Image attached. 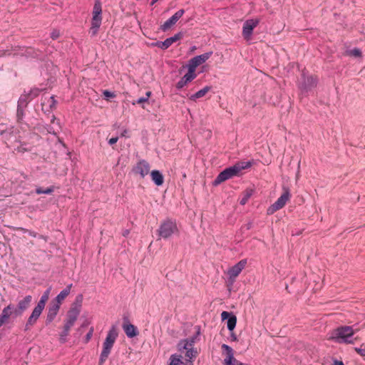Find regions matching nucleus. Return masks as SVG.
<instances>
[{"instance_id": "27", "label": "nucleus", "mask_w": 365, "mask_h": 365, "mask_svg": "<svg viewBox=\"0 0 365 365\" xmlns=\"http://www.w3.org/2000/svg\"><path fill=\"white\" fill-rule=\"evenodd\" d=\"M253 193V190L252 189H247L244 192V196L240 200V203L242 205H245L247 202V200L250 199V197L252 196Z\"/></svg>"}, {"instance_id": "47", "label": "nucleus", "mask_w": 365, "mask_h": 365, "mask_svg": "<svg viewBox=\"0 0 365 365\" xmlns=\"http://www.w3.org/2000/svg\"><path fill=\"white\" fill-rule=\"evenodd\" d=\"M129 232H130V231H129L128 230H125L123 231V235L124 237H126V236H128V235Z\"/></svg>"}, {"instance_id": "32", "label": "nucleus", "mask_w": 365, "mask_h": 365, "mask_svg": "<svg viewBox=\"0 0 365 365\" xmlns=\"http://www.w3.org/2000/svg\"><path fill=\"white\" fill-rule=\"evenodd\" d=\"M70 329H66V327L64 326L63 331H62L60 337V341L63 343L66 341L65 337L68 334Z\"/></svg>"}, {"instance_id": "12", "label": "nucleus", "mask_w": 365, "mask_h": 365, "mask_svg": "<svg viewBox=\"0 0 365 365\" xmlns=\"http://www.w3.org/2000/svg\"><path fill=\"white\" fill-rule=\"evenodd\" d=\"M247 264V259H244L240 260L230 269H229L227 272V274L229 275L230 279H235L242 272V270L245 267Z\"/></svg>"}, {"instance_id": "52", "label": "nucleus", "mask_w": 365, "mask_h": 365, "mask_svg": "<svg viewBox=\"0 0 365 365\" xmlns=\"http://www.w3.org/2000/svg\"><path fill=\"white\" fill-rule=\"evenodd\" d=\"M56 125H57L58 128L60 127L58 122H57V123H56Z\"/></svg>"}, {"instance_id": "37", "label": "nucleus", "mask_w": 365, "mask_h": 365, "mask_svg": "<svg viewBox=\"0 0 365 365\" xmlns=\"http://www.w3.org/2000/svg\"><path fill=\"white\" fill-rule=\"evenodd\" d=\"M356 352L359 354L361 356H365V348H356Z\"/></svg>"}, {"instance_id": "54", "label": "nucleus", "mask_w": 365, "mask_h": 365, "mask_svg": "<svg viewBox=\"0 0 365 365\" xmlns=\"http://www.w3.org/2000/svg\"><path fill=\"white\" fill-rule=\"evenodd\" d=\"M364 348H365V346H364Z\"/></svg>"}, {"instance_id": "44", "label": "nucleus", "mask_w": 365, "mask_h": 365, "mask_svg": "<svg viewBox=\"0 0 365 365\" xmlns=\"http://www.w3.org/2000/svg\"><path fill=\"white\" fill-rule=\"evenodd\" d=\"M231 340L233 341H236L237 340V336L234 333H231L230 334Z\"/></svg>"}, {"instance_id": "35", "label": "nucleus", "mask_w": 365, "mask_h": 365, "mask_svg": "<svg viewBox=\"0 0 365 365\" xmlns=\"http://www.w3.org/2000/svg\"><path fill=\"white\" fill-rule=\"evenodd\" d=\"M231 315H232L231 313L224 311L221 314V318L222 320L228 319Z\"/></svg>"}, {"instance_id": "36", "label": "nucleus", "mask_w": 365, "mask_h": 365, "mask_svg": "<svg viewBox=\"0 0 365 365\" xmlns=\"http://www.w3.org/2000/svg\"><path fill=\"white\" fill-rule=\"evenodd\" d=\"M148 101V97H141V98H139L135 102H133V105H135V103L141 104L145 102H147Z\"/></svg>"}, {"instance_id": "17", "label": "nucleus", "mask_w": 365, "mask_h": 365, "mask_svg": "<svg viewBox=\"0 0 365 365\" xmlns=\"http://www.w3.org/2000/svg\"><path fill=\"white\" fill-rule=\"evenodd\" d=\"M14 313V306L10 304L7 307H4L0 315V327L9 322L10 317Z\"/></svg>"}, {"instance_id": "24", "label": "nucleus", "mask_w": 365, "mask_h": 365, "mask_svg": "<svg viewBox=\"0 0 365 365\" xmlns=\"http://www.w3.org/2000/svg\"><path fill=\"white\" fill-rule=\"evenodd\" d=\"M210 90H211V87L207 86L204 87L203 88H202L201 90L196 92L195 94L192 95L190 97V99L192 101H195L197 98H200L205 96L206 95V93L207 92H209Z\"/></svg>"}, {"instance_id": "43", "label": "nucleus", "mask_w": 365, "mask_h": 365, "mask_svg": "<svg viewBox=\"0 0 365 365\" xmlns=\"http://www.w3.org/2000/svg\"><path fill=\"white\" fill-rule=\"evenodd\" d=\"M30 236L31 237H37V233L34 232V231H31V230H29V232H27Z\"/></svg>"}, {"instance_id": "3", "label": "nucleus", "mask_w": 365, "mask_h": 365, "mask_svg": "<svg viewBox=\"0 0 365 365\" xmlns=\"http://www.w3.org/2000/svg\"><path fill=\"white\" fill-rule=\"evenodd\" d=\"M50 292L51 288L47 289L41 297L37 305L34 308L31 315L27 319L25 324V330L30 329L36 323L45 308L46 304L49 298Z\"/></svg>"}, {"instance_id": "25", "label": "nucleus", "mask_w": 365, "mask_h": 365, "mask_svg": "<svg viewBox=\"0 0 365 365\" xmlns=\"http://www.w3.org/2000/svg\"><path fill=\"white\" fill-rule=\"evenodd\" d=\"M237 317L235 315H231L227 319V327L229 331H232L236 327Z\"/></svg>"}, {"instance_id": "42", "label": "nucleus", "mask_w": 365, "mask_h": 365, "mask_svg": "<svg viewBox=\"0 0 365 365\" xmlns=\"http://www.w3.org/2000/svg\"><path fill=\"white\" fill-rule=\"evenodd\" d=\"M18 151L19 152H25V151H27L28 149L24 148L23 145H21L19 146L18 148H17Z\"/></svg>"}, {"instance_id": "1", "label": "nucleus", "mask_w": 365, "mask_h": 365, "mask_svg": "<svg viewBox=\"0 0 365 365\" xmlns=\"http://www.w3.org/2000/svg\"><path fill=\"white\" fill-rule=\"evenodd\" d=\"M359 329L354 326H341L331 332L329 339L339 344H353L354 335Z\"/></svg>"}, {"instance_id": "22", "label": "nucleus", "mask_w": 365, "mask_h": 365, "mask_svg": "<svg viewBox=\"0 0 365 365\" xmlns=\"http://www.w3.org/2000/svg\"><path fill=\"white\" fill-rule=\"evenodd\" d=\"M123 329L127 336L129 338H133L138 334L137 328L131 324H124L123 325Z\"/></svg>"}, {"instance_id": "26", "label": "nucleus", "mask_w": 365, "mask_h": 365, "mask_svg": "<svg viewBox=\"0 0 365 365\" xmlns=\"http://www.w3.org/2000/svg\"><path fill=\"white\" fill-rule=\"evenodd\" d=\"M29 101V96L27 95H22L19 99L17 107L25 108Z\"/></svg>"}, {"instance_id": "53", "label": "nucleus", "mask_w": 365, "mask_h": 365, "mask_svg": "<svg viewBox=\"0 0 365 365\" xmlns=\"http://www.w3.org/2000/svg\"><path fill=\"white\" fill-rule=\"evenodd\" d=\"M40 237L44 239V237L43 235H41Z\"/></svg>"}, {"instance_id": "51", "label": "nucleus", "mask_w": 365, "mask_h": 365, "mask_svg": "<svg viewBox=\"0 0 365 365\" xmlns=\"http://www.w3.org/2000/svg\"><path fill=\"white\" fill-rule=\"evenodd\" d=\"M158 0H152L151 4L153 5L155 2H157Z\"/></svg>"}, {"instance_id": "50", "label": "nucleus", "mask_w": 365, "mask_h": 365, "mask_svg": "<svg viewBox=\"0 0 365 365\" xmlns=\"http://www.w3.org/2000/svg\"><path fill=\"white\" fill-rule=\"evenodd\" d=\"M56 118L53 116V118H52V120H51V123H52L53 124H54V123H55V121H56Z\"/></svg>"}, {"instance_id": "13", "label": "nucleus", "mask_w": 365, "mask_h": 365, "mask_svg": "<svg viewBox=\"0 0 365 365\" xmlns=\"http://www.w3.org/2000/svg\"><path fill=\"white\" fill-rule=\"evenodd\" d=\"M184 13V9L178 10L170 18L164 22L161 26V29L164 31L169 29L172 26L176 24V22L182 16Z\"/></svg>"}, {"instance_id": "28", "label": "nucleus", "mask_w": 365, "mask_h": 365, "mask_svg": "<svg viewBox=\"0 0 365 365\" xmlns=\"http://www.w3.org/2000/svg\"><path fill=\"white\" fill-rule=\"evenodd\" d=\"M197 354V351L194 349L192 346L189 348V350L185 352V356L188 360L191 361L192 359L196 357Z\"/></svg>"}, {"instance_id": "40", "label": "nucleus", "mask_w": 365, "mask_h": 365, "mask_svg": "<svg viewBox=\"0 0 365 365\" xmlns=\"http://www.w3.org/2000/svg\"><path fill=\"white\" fill-rule=\"evenodd\" d=\"M58 36H59V33L58 31H53L51 33V37L53 39H56L58 37Z\"/></svg>"}, {"instance_id": "23", "label": "nucleus", "mask_w": 365, "mask_h": 365, "mask_svg": "<svg viewBox=\"0 0 365 365\" xmlns=\"http://www.w3.org/2000/svg\"><path fill=\"white\" fill-rule=\"evenodd\" d=\"M150 177L152 180L156 185L160 186L163 184L164 178L163 174L159 170H153L150 173Z\"/></svg>"}, {"instance_id": "6", "label": "nucleus", "mask_w": 365, "mask_h": 365, "mask_svg": "<svg viewBox=\"0 0 365 365\" xmlns=\"http://www.w3.org/2000/svg\"><path fill=\"white\" fill-rule=\"evenodd\" d=\"M282 195L277 200V201L270 205L267 209V214L272 215L277 210L282 209L290 198L289 190L287 187H283Z\"/></svg>"}, {"instance_id": "33", "label": "nucleus", "mask_w": 365, "mask_h": 365, "mask_svg": "<svg viewBox=\"0 0 365 365\" xmlns=\"http://www.w3.org/2000/svg\"><path fill=\"white\" fill-rule=\"evenodd\" d=\"M103 94L107 99L115 97V94L113 92L109 91L108 90L103 91Z\"/></svg>"}, {"instance_id": "10", "label": "nucleus", "mask_w": 365, "mask_h": 365, "mask_svg": "<svg viewBox=\"0 0 365 365\" xmlns=\"http://www.w3.org/2000/svg\"><path fill=\"white\" fill-rule=\"evenodd\" d=\"M150 164L145 160H140L133 167V171L135 174H138L142 178H144L150 171Z\"/></svg>"}, {"instance_id": "31", "label": "nucleus", "mask_w": 365, "mask_h": 365, "mask_svg": "<svg viewBox=\"0 0 365 365\" xmlns=\"http://www.w3.org/2000/svg\"><path fill=\"white\" fill-rule=\"evenodd\" d=\"M349 55L353 56L354 57H361V51L359 48H354L349 51Z\"/></svg>"}, {"instance_id": "29", "label": "nucleus", "mask_w": 365, "mask_h": 365, "mask_svg": "<svg viewBox=\"0 0 365 365\" xmlns=\"http://www.w3.org/2000/svg\"><path fill=\"white\" fill-rule=\"evenodd\" d=\"M54 191V187L51 186L49 187L45 190H43L42 187H37L36 189V192L37 194H51Z\"/></svg>"}, {"instance_id": "41", "label": "nucleus", "mask_w": 365, "mask_h": 365, "mask_svg": "<svg viewBox=\"0 0 365 365\" xmlns=\"http://www.w3.org/2000/svg\"><path fill=\"white\" fill-rule=\"evenodd\" d=\"M48 132L53 135H56V128H55L54 127H50L48 129Z\"/></svg>"}, {"instance_id": "48", "label": "nucleus", "mask_w": 365, "mask_h": 365, "mask_svg": "<svg viewBox=\"0 0 365 365\" xmlns=\"http://www.w3.org/2000/svg\"><path fill=\"white\" fill-rule=\"evenodd\" d=\"M151 94V92L150 91H148L145 94V97H148V99L149 98Z\"/></svg>"}, {"instance_id": "15", "label": "nucleus", "mask_w": 365, "mask_h": 365, "mask_svg": "<svg viewBox=\"0 0 365 365\" xmlns=\"http://www.w3.org/2000/svg\"><path fill=\"white\" fill-rule=\"evenodd\" d=\"M182 38V34L180 33L176 34L172 37L166 38L164 41H158L155 43V46L160 48L161 49H167L173 43L180 40Z\"/></svg>"}, {"instance_id": "7", "label": "nucleus", "mask_w": 365, "mask_h": 365, "mask_svg": "<svg viewBox=\"0 0 365 365\" xmlns=\"http://www.w3.org/2000/svg\"><path fill=\"white\" fill-rule=\"evenodd\" d=\"M177 231L178 228L176 224L170 220L164 221L160 225L158 230L159 236L164 239L170 237Z\"/></svg>"}, {"instance_id": "46", "label": "nucleus", "mask_w": 365, "mask_h": 365, "mask_svg": "<svg viewBox=\"0 0 365 365\" xmlns=\"http://www.w3.org/2000/svg\"><path fill=\"white\" fill-rule=\"evenodd\" d=\"M19 230H21L24 233H27L29 232V230L23 228V227H19L17 228Z\"/></svg>"}, {"instance_id": "49", "label": "nucleus", "mask_w": 365, "mask_h": 365, "mask_svg": "<svg viewBox=\"0 0 365 365\" xmlns=\"http://www.w3.org/2000/svg\"><path fill=\"white\" fill-rule=\"evenodd\" d=\"M251 227H252V223H251V222H250V223H248V224L247 225V230L250 229V228H251Z\"/></svg>"}, {"instance_id": "5", "label": "nucleus", "mask_w": 365, "mask_h": 365, "mask_svg": "<svg viewBox=\"0 0 365 365\" xmlns=\"http://www.w3.org/2000/svg\"><path fill=\"white\" fill-rule=\"evenodd\" d=\"M102 8L100 0H95L93 9V17L91 21V33L92 36L96 35L102 21Z\"/></svg>"}, {"instance_id": "38", "label": "nucleus", "mask_w": 365, "mask_h": 365, "mask_svg": "<svg viewBox=\"0 0 365 365\" xmlns=\"http://www.w3.org/2000/svg\"><path fill=\"white\" fill-rule=\"evenodd\" d=\"M118 140V137L111 138L109 139L108 143L110 145H112L116 143Z\"/></svg>"}, {"instance_id": "39", "label": "nucleus", "mask_w": 365, "mask_h": 365, "mask_svg": "<svg viewBox=\"0 0 365 365\" xmlns=\"http://www.w3.org/2000/svg\"><path fill=\"white\" fill-rule=\"evenodd\" d=\"M49 101H51L50 108H54L55 107V104L56 103V100L54 99V97L53 96H51Z\"/></svg>"}, {"instance_id": "20", "label": "nucleus", "mask_w": 365, "mask_h": 365, "mask_svg": "<svg viewBox=\"0 0 365 365\" xmlns=\"http://www.w3.org/2000/svg\"><path fill=\"white\" fill-rule=\"evenodd\" d=\"M317 81L313 77H308L307 79H304L303 83L299 86V88L303 92H308L312 88L317 86Z\"/></svg>"}, {"instance_id": "8", "label": "nucleus", "mask_w": 365, "mask_h": 365, "mask_svg": "<svg viewBox=\"0 0 365 365\" xmlns=\"http://www.w3.org/2000/svg\"><path fill=\"white\" fill-rule=\"evenodd\" d=\"M212 52H207L203 54L196 56L193 58H192L188 63L187 68L188 69H190L191 72L195 73L196 68L205 63L207 60L210 58V57L212 56Z\"/></svg>"}, {"instance_id": "19", "label": "nucleus", "mask_w": 365, "mask_h": 365, "mask_svg": "<svg viewBox=\"0 0 365 365\" xmlns=\"http://www.w3.org/2000/svg\"><path fill=\"white\" fill-rule=\"evenodd\" d=\"M195 344V338L185 339L180 340L178 344V350L181 353H184L189 350V348L192 347Z\"/></svg>"}, {"instance_id": "14", "label": "nucleus", "mask_w": 365, "mask_h": 365, "mask_svg": "<svg viewBox=\"0 0 365 365\" xmlns=\"http://www.w3.org/2000/svg\"><path fill=\"white\" fill-rule=\"evenodd\" d=\"M80 313L79 309L77 307L71 308L67 315V319L65 323L66 329H70L74 324Z\"/></svg>"}, {"instance_id": "4", "label": "nucleus", "mask_w": 365, "mask_h": 365, "mask_svg": "<svg viewBox=\"0 0 365 365\" xmlns=\"http://www.w3.org/2000/svg\"><path fill=\"white\" fill-rule=\"evenodd\" d=\"M118 335L117 328L115 326H112L103 344V350L99 359V365H103L104 362L108 359Z\"/></svg>"}, {"instance_id": "16", "label": "nucleus", "mask_w": 365, "mask_h": 365, "mask_svg": "<svg viewBox=\"0 0 365 365\" xmlns=\"http://www.w3.org/2000/svg\"><path fill=\"white\" fill-rule=\"evenodd\" d=\"M197 75L194 72H191L190 69H188L187 73L177 83L176 88L178 89L182 88L188 83L191 82L196 78Z\"/></svg>"}, {"instance_id": "45", "label": "nucleus", "mask_w": 365, "mask_h": 365, "mask_svg": "<svg viewBox=\"0 0 365 365\" xmlns=\"http://www.w3.org/2000/svg\"><path fill=\"white\" fill-rule=\"evenodd\" d=\"M333 365H344L341 361H334Z\"/></svg>"}, {"instance_id": "18", "label": "nucleus", "mask_w": 365, "mask_h": 365, "mask_svg": "<svg viewBox=\"0 0 365 365\" xmlns=\"http://www.w3.org/2000/svg\"><path fill=\"white\" fill-rule=\"evenodd\" d=\"M60 309V305L58 304L52 303L48 307L46 323V324H50L53 321L55 317H56Z\"/></svg>"}, {"instance_id": "30", "label": "nucleus", "mask_w": 365, "mask_h": 365, "mask_svg": "<svg viewBox=\"0 0 365 365\" xmlns=\"http://www.w3.org/2000/svg\"><path fill=\"white\" fill-rule=\"evenodd\" d=\"M24 115V108L17 107L16 118H17L18 123H22Z\"/></svg>"}, {"instance_id": "9", "label": "nucleus", "mask_w": 365, "mask_h": 365, "mask_svg": "<svg viewBox=\"0 0 365 365\" xmlns=\"http://www.w3.org/2000/svg\"><path fill=\"white\" fill-rule=\"evenodd\" d=\"M259 20L251 19L245 21L242 27V36L245 39L250 40L254 29L259 24Z\"/></svg>"}, {"instance_id": "21", "label": "nucleus", "mask_w": 365, "mask_h": 365, "mask_svg": "<svg viewBox=\"0 0 365 365\" xmlns=\"http://www.w3.org/2000/svg\"><path fill=\"white\" fill-rule=\"evenodd\" d=\"M72 287V284H68L64 289H63L55 298L56 304L61 305V302L67 297L70 294Z\"/></svg>"}, {"instance_id": "34", "label": "nucleus", "mask_w": 365, "mask_h": 365, "mask_svg": "<svg viewBox=\"0 0 365 365\" xmlns=\"http://www.w3.org/2000/svg\"><path fill=\"white\" fill-rule=\"evenodd\" d=\"M93 329L91 328L85 336V342L88 343L93 336Z\"/></svg>"}, {"instance_id": "11", "label": "nucleus", "mask_w": 365, "mask_h": 365, "mask_svg": "<svg viewBox=\"0 0 365 365\" xmlns=\"http://www.w3.org/2000/svg\"><path fill=\"white\" fill-rule=\"evenodd\" d=\"M32 301L31 295L26 296L23 299L19 301L17 308L14 310L16 316H21L30 306Z\"/></svg>"}, {"instance_id": "2", "label": "nucleus", "mask_w": 365, "mask_h": 365, "mask_svg": "<svg viewBox=\"0 0 365 365\" xmlns=\"http://www.w3.org/2000/svg\"><path fill=\"white\" fill-rule=\"evenodd\" d=\"M252 163L250 162H240L236 163L235 165L229 167L225 169L223 171L220 173L217 178L213 181L214 185H218L222 182L232 178L234 176H237L244 169L251 167Z\"/></svg>"}]
</instances>
